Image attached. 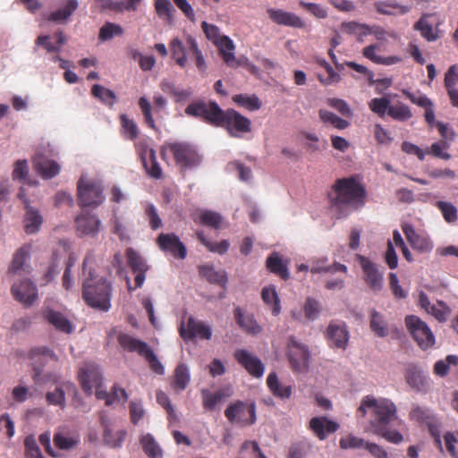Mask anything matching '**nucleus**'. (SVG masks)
<instances>
[{"mask_svg":"<svg viewBox=\"0 0 458 458\" xmlns=\"http://www.w3.org/2000/svg\"><path fill=\"white\" fill-rule=\"evenodd\" d=\"M267 385L270 392L276 397L281 399H289L292 394V386L281 384L276 372H271L268 374L267 378Z\"/></svg>","mask_w":458,"mask_h":458,"instance_id":"nucleus-30","label":"nucleus"},{"mask_svg":"<svg viewBox=\"0 0 458 458\" xmlns=\"http://www.w3.org/2000/svg\"><path fill=\"white\" fill-rule=\"evenodd\" d=\"M227 420L240 427L250 426L256 422V406L253 403L240 400L231 403L225 410Z\"/></svg>","mask_w":458,"mask_h":458,"instance_id":"nucleus-7","label":"nucleus"},{"mask_svg":"<svg viewBox=\"0 0 458 458\" xmlns=\"http://www.w3.org/2000/svg\"><path fill=\"white\" fill-rule=\"evenodd\" d=\"M319 118L324 123H328L336 129L344 130L349 127L350 123L347 120L342 119L333 112L327 110H319Z\"/></svg>","mask_w":458,"mask_h":458,"instance_id":"nucleus-49","label":"nucleus"},{"mask_svg":"<svg viewBox=\"0 0 458 458\" xmlns=\"http://www.w3.org/2000/svg\"><path fill=\"white\" fill-rule=\"evenodd\" d=\"M427 15H423L415 22L413 29L419 30L420 35L428 41H435L437 38V34L434 32L432 25L427 21Z\"/></svg>","mask_w":458,"mask_h":458,"instance_id":"nucleus-54","label":"nucleus"},{"mask_svg":"<svg viewBox=\"0 0 458 458\" xmlns=\"http://www.w3.org/2000/svg\"><path fill=\"white\" fill-rule=\"evenodd\" d=\"M186 44L188 47V54L194 56L199 72L204 74L207 71V64L201 50L199 48L197 40L191 35H186Z\"/></svg>","mask_w":458,"mask_h":458,"instance_id":"nucleus-36","label":"nucleus"},{"mask_svg":"<svg viewBox=\"0 0 458 458\" xmlns=\"http://www.w3.org/2000/svg\"><path fill=\"white\" fill-rule=\"evenodd\" d=\"M410 419L420 424H428L435 421V418L431 411L421 406H415L410 411Z\"/></svg>","mask_w":458,"mask_h":458,"instance_id":"nucleus-53","label":"nucleus"},{"mask_svg":"<svg viewBox=\"0 0 458 458\" xmlns=\"http://www.w3.org/2000/svg\"><path fill=\"white\" fill-rule=\"evenodd\" d=\"M23 222L25 232L28 234H32L39 230L43 223V217L37 209L28 207Z\"/></svg>","mask_w":458,"mask_h":458,"instance_id":"nucleus-34","label":"nucleus"},{"mask_svg":"<svg viewBox=\"0 0 458 458\" xmlns=\"http://www.w3.org/2000/svg\"><path fill=\"white\" fill-rule=\"evenodd\" d=\"M329 346L345 350L349 341V332L344 323L331 322L327 329Z\"/></svg>","mask_w":458,"mask_h":458,"instance_id":"nucleus-19","label":"nucleus"},{"mask_svg":"<svg viewBox=\"0 0 458 458\" xmlns=\"http://www.w3.org/2000/svg\"><path fill=\"white\" fill-rule=\"evenodd\" d=\"M77 8V0H68L63 8H60L55 12L50 13V14L47 17V20L55 22H62L67 20Z\"/></svg>","mask_w":458,"mask_h":458,"instance_id":"nucleus-42","label":"nucleus"},{"mask_svg":"<svg viewBox=\"0 0 458 458\" xmlns=\"http://www.w3.org/2000/svg\"><path fill=\"white\" fill-rule=\"evenodd\" d=\"M127 264L132 272L148 270V267L143 258L132 248L126 250Z\"/></svg>","mask_w":458,"mask_h":458,"instance_id":"nucleus-50","label":"nucleus"},{"mask_svg":"<svg viewBox=\"0 0 458 458\" xmlns=\"http://www.w3.org/2000/svg\"><path fill=\"white\" fill-rule=\"evenodd\" d=\"M94 261L93 251H88L82 262V273H88V277L82 284V298L88 306L101 311H108L111 308L112 285L106 278L96 280L94 269L89 267Z\"/></svg>","mask_w":458,"mask_h":458,"instance_id":"nucleus-2","label":"nucleus"},{"mask_svg":"<svg viewBox=\"0 0 458 458\" xmlns=\"http://www.w3.org/2000/svg\"><path fill=\"white\" fill-rule=\"evenodd\" d=\"M197 239L211 252L223 255L226 253L230 247L227 240H222L219 242H213L207 239L203 231L196 232Z\"/></svg>","mask_w":458,"mask_h":458,"instance_id":"nucleus-41","label":"nucleus"},{"mask_svg":"<svg viewBox=\"0 0 458 458\" xmlns=\"http://www.w3.org/2000/svg\"><path fill=\"white\" fill-rule=\"evenodd\" d=\"M450 365H458V356L447 355L445 360H437L434 365L435 374L445 377L449 372Z\"/></svg>","mask_w":458,"mask_h":458,"instance_id":"nucleus-60","label":"nucleus"},{"mask_svg":"<svg viewBox=\"0 0 458 458\" xmlns=\"http://www.w3.org/2000/svg\"><path fill=\"white\" fill-rule=\"evenodd\" d=\"M267 269L279 276L282 279L287 280L290 276L286 264L282 260L277 252H273L266 262Z\"/></svg>","mask_w":458,"mask_h":458,"instance_id":"nucleus-32","label":"nucleus"},{"mask_svg":"<svg viewBox=\"0 0 458 458\" xmlns=\"http://www.w3.org/2000/svg\"><path fill=\"white\" fill-rule=\"evenodd\" d=\"M234 318L238 326L246 333L257 335L260 333L261 327L259 326L253 316L245 315L240 307L233 310Z\"/></svg>","mask_w":458,"mask_h":458,"instance_id":"nucleus-29","label":"nucleus"},{"mask_svg":"<svg viewBox=\"0 0 458 458\" xmlns=\"http://www.w3.org/2000/svg\"><path fill=\"white\" fill-rule=\"evenodd\" d=\"M405 326L418 345L427 350L435 344V336L427 325L420 318L415 315L405 317Z\"/></svg>","mask_w":458,"mask_h":458,"instance_id":"nucleus-8","label":"nucleus"},{"mask_svg":"<svg viewBox=\"0 0 458 458\" xmlns=\"http://www.w3.org/2000/svg\"><path fill=\"white\" fill-rule=\"evenodd\" d=\"M261 298L266 305L271 307L273 315L277 316L280 314V299L274 285L265 286L261 291Z\"/></svg>","mask_w":458,"mask_h":458,"instance_id":"nucleus-38","label":"nucleus"},{"mask_svg":"<svg viewBox=\"0 0 458 458\" xmlns=\"http://www.w3.org/2000/svg\"><path fill=\"white\" fill-rule=\"evenodd\" d=\"M219 52L223 61L231 68H237L241 65L234 55V44L228 36H223V38L215 45Z\"/></svg>","mask_w":458,"mask_h":458,"instance_id":"nucleus-28","label":"nucleus"},{"mask_svg":"<svg viewBox=\"0 0 458 458\" xmlns=\"http://www.w3.org/2000/svg\"><path fill=\"white\" fill-rule=\"evenodd\" d=\"M310 351L308 346L296 341L289 345L288 359L291 368L295 372H304L310 366Z\"/></svg>","mask_w":458,"mask_h":458,"instance_id":"nucleus-12","label":"nucleus"},{"mask_svg":"<svg viewBox=\"0 0 458 458\" xmlns=\"http://www.w3.org/2000/svg\"><path fill=\"white\" fill-rule=\"evenodd\" d=\"M191 376L185 364H179L174 373L172 386L176 391L184 390L190 383Z\"/></svg>","mask_w":458,"mask_h":458,"instance_id":"nucleus-40","label":"nucleus"},{"mask_svg":"<svg viewBox=\"0 0 458 458\" xmlns=\"http://www.w3.org/2000/svg\"><path fill=\"white\" fill-rule=\"evenodd\" d=\"M144 211L152 230L156 231L163 226L162 219L158 215L157 208L153 204L148 203Z\"/></svg>","mask_w":458,"mask_h":458,"instance_id":"nucleus-63","label":"nucleus"},{"mask_svg":"<svg viewBox=\"0 0 458 458\" xmlns=\"http://www.w3.org/2000/svg\"><path fill=\"white\" fill-rule=\"evenodd\" d=\"M199 275L211 284L225 285L227 276L224 270H216L213 266L204 265L199 267Z\"/></svg>","mask_w":458,"mask_h":458,"instance_id":"nucleus-37","label":"nucleus"},{"mask_svg":"<svg viewBox=\"0 0 458 458\" xmlns=\"http://www.w3.org/2000/svg\"><path fill=\"white\" fill-rule=\"evenodd\" d=\"M369 108L379 117H384L389 111L390 100L388 98H375L369 102Z\"/></svg>","mask_w":458,"mask_h":458,"instance_id":"nucleus-56","label":"nucleus"},{"mask_svg":"<svg viewBox=\"0 0 458 458\" xmlns=\"http://www.w3.org/2000/svg\"><path fill=\"white\" fill-rule=\"evenodd\" d=\"M387 114L394 120L398 122H406L412 117L411 108L403 102H396L390 105Z\"/></svg>","mask_w":458,"mask_h":458,"instance_id":"nucleus-44","label":"nucleus"},{"mask_svg":"<svg viewBox=\"0 0 458 458\" xmlns=\"http://www.w3.org/2000/svg\"><path fill=\"white\" fill-rule=\"evenodd\" d=\"M371 331L378 337H385L388 335V326L384 317L373 310L370 315V322H369Z\"/></svg>","mask_w":458,"mask_h":458,"instance_id":"nucleus-43","label":"nucleus"},{"mask_svg":"<svg viewBox=\"0 0 458 458\" xmlns=\"http://www.w3.org/2000/svg\"><path fill=\"white\" fill-rule=\"evenodd\" d=\"M339 427L337 422L326 416L313 417L309 423V428L319 440L326 439L327 435L337 431Z\"/></svg>","mask_w":458,"mask_h":458,"instance_id":"nucleus-24","label":"nucleus"},{"mask_svg":"<svg viewBox=\"0 0 458 458\" xmlns=\"http://www.w3.org/2000/svg\"><path fill=\"white\" fill-rule=\"evenodd\" d=\"M79 380L82 390L87 394H91L93 388L101 386L102 376L101 373L92 366L81 368L79 371Z\"/></svg>","mask_w":458,"mask_h":458,"instance_id":"nucleus-25","label":"nucleus"},{"mask_svg":"<svg viewBox=\"0 0 458 458\" xmlns=\"http://www.w3.org/2000/svg\"><path fill=\"white\" fill-rule=\"evenodd\" d=\"M202 404L205 410L213 411L216 404L225 397L223 390L211 393L208 389L201 390Z\"/></svg>","mask_w":458,"mask_h":458,"instance_id":"nucleus-48","label":"nucleus"},{"mask_svg":"<svg viewBox=\"0 0 458 458\" xmlns=\"http://www.w3.org/2000/svg\"><path fill=\"white\" fill-rule=\"evenodd\" d=\"M75 225L80 235L94 236L99 232L100 220L96 215L83 211L76 217Z\"/></svg>","mask_w":458,"mask_h":458,"instance_id":"nucleus-23","label":"nucleus"},{"mask_svg":"<svg viewBox=\"0 0 458 458\" xmlns=\"http://www.w3.org/2000/svg\"><path fill=\"white\" fill-rule=\"evenodd\" d=\"M138 104L141 110L144 122L147 124V126L154 131H158L152 115V110H154L155 113L159 112V110L163 109L165 106L166 99L161 95H155L153 97V108L149 101L145 97L140 98Z\"/></svg>","mask_w":458,"mask_h":458,"instance_id":"nucleus-17","label":"nucleus"},{"mask_svg":"<svg viewBox=\"0 0 458 458\" xmlns=\"http://www.w3.org/2000/svg\"><path fill=\"white\" fill-rule=\"evenodd\" d=\"M169 150L178 165L182 168H187L197 163V155L188 145L184 143H169L161 148V157L165 160L166 151Z\"/></svg>","mask_w":458,"mask_h":458,"instance_id":"nucleus-11","label":"nucleus"},{"mask_svg":"<svg viewBox=\"0 0 458 458\" xmlns=\"http://www.w3.org/2000/svg\"><path fill=\"white\" fill-rule=\"evenodd\" d=\"M91 94L94 98L109 106H113L116 101V96L114 91L98 84H95L92 87Z\"/></svg>","mask_w":458,"mask_h":458,"instance_id":"nucleus-47","label":"nucleus"},{"mask_svg":"<svg viewBox=\"0 0 458 458\" xmlns=\"http://www.w3.org/2000/svg\"><path fill=\"white\" fill-rule=\"evenodd\" d=\"M435 206L441 211L444 219L447 223H454L458 219L457 208L447 201H437Z\"/></svg>","mask_w":458,"mask_h":458,"instance_id":"nucleus-55","label":"nucleus"},{"mask_svg":"<svg viewBox=\"0 0 458 458\" xmlns=\"http://www.w3.org/2000/svg\"><path fill=\"white\" fill-rule=\"evenodd\" d=\"M118 343L124 350L131 352H135L139 355L144 357L148 362L150 369L155 373L158 375H163L165 373L163 365L145 342L136 339L127 334H120L118 335Z\"/></svg>","mask_w":458,"mask_h":458,"instance_id":"nucleus-4","label":"nucleus"},{"mask_svg":"<svg viewBox=\"0 0 458 458\" xmlns=\"http://www.w3.org/2000/svg\"><path fill=\"white\" fill-rule=\"evenodd\" d=\"M30 246L23 245L19 248L13 254L12 262L8 267L9 275H21L29 272L30 265Z\"/></svg>","mask_w":458,"mask_h":458,"instance_id":"nucleus-27","label":"nucleus"},{"mask_svg":"<svg viewBox=\"0 0 458 458\" xmlns=\"http://www.w3.org/2000/svg\"><path fill=\"white\" fill-rule=\"evenodd\" d=\"M233 356L250 375L258 378L263 376L265 366L257 356L244 349L235 351Z\"/></svg>","mask_w":458,"mask_h":458,"instance_id":"nucleus-15","label":"nucleus"},{"mask_svg":"<svg viewBox=\"0 0 458 458\" xmlns=\"http://www.w3.org/2000/svg\"><path fill=\"white\" fill-rule=\"evenodd\" d=\"M140 443L148 458L163 457V450L151 434L147 433L142 435Z\"/></svg>","mask_w":458,"mask_h":458,"instance_id":"nucleus-33","label":"nucleus"},{"mask_svg":"<svg viewBox=\"0 0 458 458\" xmlns=\"http://www.w3.org/2000/svg\"><path fill=\"white\" fill-rule=\"evenodd\" d=\"M184 112L190 117L199 119L209 125L216 127L219 116L222 114V108L215 101L197 99L190 103Z\"/></svg>","mask_w":458,"mask_h":458,"instance_id":"nucleus-5","label":"nucleus"},{"mask_svg":"<svg viewBox=\"0 0 458 458\" xmlns=\"http://www.w3.org/2000/svg\"><path fill=\"white\" fill-rule=\"evenodd\" d=\"M458 81L455 67L450 66L445 75V87L453 106L458 107V89L454 88Z\"/></svg>","mask_w":458,"mask_h":458,"instance_id":"nucleus-35","label":"nucleus"},{"mask_svg":"<svg viewBox=\"0 0 458 458\" xmlns=\"http://www.w3.org/2000/svg\"><path fill=\"white\" fill-rule=\"evenodd\" d=\"M120 121L126 137L131 140H135L139 134V129L135 122L128 118L126 114H121Z\"/></svg>","mask_w":458,"mask_h":458,"instance_id":"nucleus-64","label":"nucleus"},{"mask_svg":"<svg viewBox=\"0 0 458 458\" xmlns=\"http://www.w3.org/2000/svg\"><path fill=\"white\" fill-rule=\"evenodd\" d=\"M355 259L361 267L366 285L374 293L380 292L384 285V273L379 270L378 265L360 254H357Z\"/></svg>","mask_w":458,"mask_h":458,"instance_id":"nucleus-10","label":"nucleus"},{"mask_svg":"<svg viewBox=\"0 0 458 458\" xmlns=\"http://www.w3.org/2000/svg\"><path fill=\"white\" fill-rule=\"evenodd\" d=\"M367 408L373 409L374 419L371 420V426L374 431L387 427L396 418V406L388 399L377 400L367 395L362 399L357 412L364 417Z\"/></svg>","mask_w":458,"mask_h":458,"instance_id":"nucleus-3","label":"nucleus"},{"mask_svg":"<svg viewBox=\"0 0 458 458\" xmlns=\"http://www.w3.org/2000/svg\"><path fill=\"white\" fill-rule=\"evenodd\" d=\"M404 379L407 385L417 392L426 391L428 386V378L421 368L414 363L405 367Z\"/></svg>","mask_w":458,"mask_h":458,"instance_id":"nucleus-18","label":"nucleus"},{"mask_svg":"<svg viewBox=\"0 0 458 458\" xmlns=\"http://www.w3.org/2000/svg\"><path fill=\"white\" fill-rule=\"evenodd\" d=\"M34 170L43 178L51 179L60 172V165L41 153H37L32 159Z\"/></svg>","mask_w":458,"mask_h":458,"instance_id":"nucleus-22","label":"nucleus"},{"mask_svg":"<svg viewBox=\"0 0 458 458\" xmlns=\"http://www.w3.org/2000/svg\"><path fill=\"white\" fill-rule=\"evenodd\" d=\"M141 161L148 174L155 179L162 176V169L157 161L156 151L153 148L146 150V154H141Z\"/></svg>","mask_w":458,"mask_h":458,"instance_id":"nucleus-31","label":"nucleus"},{"mask_svg":"<svg viewBox=\"0 0 458 458\" xmlns=\"http://www.w3.org/2000/svg\"><path fill=\"white\" fill-rule=\"evenodd\" d=\"M401 227L413 250L420 253H429L433 250V243L430 239L426 235L418 233L411 224L403 223Z\"/></svg>","mask_w":458,"mask_h":458,"instance_id":"nucleus-16","label":"nucleus"},{"mask_svg":"<svg viewBox=\"0 0 458 458\" xmlns=\"http://www.w3.org/2000/svg\"><path fill=\"white\" fill-rule=\"evenodd\" d=\"M269 18L278 25L289 26L301 29L305 26L304 21L296 14L281 9L270 8L267 10Z\"/></svg>","mask_w":458,"mask_h":458,"instance_id":"nucleus-26","label":"nucleus"},{"mask_svg":"<svg viewBox=\"0 0 458 458\" xmlns=\"http://www.w3.org/2000/svg\"><path fill=\"white\" fill-rule=\"evenodd\" d=\"M78 205L80 207L96 208L105 199L102 186L93 181H84L81 178L77 182Z\"/></svg>","mask_w":458,"mask_h":458,"instance_id":"nucleus-9","label":"nucleus"},{"mask_svg":"<svg viewBox=\"0 0 458 458\" xmlns=\"http://www.w3.org/2000/svg\"><path fill=\"white\" fill-rule=\"evenodd\" d=\"M216 127L225 129L232 137H241L251 131V121L233 108L222 109Z\"/></svg>","mask_w":458,"mask_h":458,"instance_id":"nucleus-6","label":"nucleus"},{"mask_svg":"<svg viewBox=\"0 0 458 458\" xmlns=\"http://www.w3.org/2000/svg\"><path fill=\"white\" fill-rule=\"evenodd\" d=\"M80 442L78 436H69L65 433L59 432L54 436L55 445L62 450H69L77 445Z\"/></svg>","mask_w":458,"mask_h":458,"instance_id":"nucleus-52","label":"nucleus"},{"mask_svg":"<svg viewBox=\"0 0 458 458\" xmlns=\"http://www.w3.org/2000/svg\"><path fill=\"white\" fill-rule=\"evenodd\" d=\"M41 314L43 318L56 330L65 334H71L73 331L72 322L64 313L45 306L41 310Z\"/></svg>","mask_w":458,"mask_h":458,"instance_id":"nucleus-21","label":"nucleus"},{"mask_svg":"<svg viewBox=\"0 0 458 458\" xmlns=\"http://www.w3.org/2000/svg\"><path fill=\"white\" fill-rule=\"evenodd\" d=\"M182 338L185 341L192 340L196 336L208 340L211 338L212 333L210 327L201 321H197L193 318H189L186 328L183 324L179 328Z\"/></svg>","mask_w":458,"mask_h":458,"instance_id":"nucleus-20","label":"nucleus"},{"mask_svg":"<svg viewBox=\"0 0 458 458\" xmlns=\"http://www.w3.org/2000/svg\"><path fill=\"white\" fill-rule=\"evenodd\" d=\"M321 306L318 300L307 297L302 306L304 317L309 321L316 320L320 313Z\"/></svg>","mask_w":458,"mask_h":458,"instance_id":"nucleus-51","label":"nucleus"},{"mask_svg":"<svg viewBox=\"0 0 458 458\" xmlns=\"http://www.w3.org/2000/svg\"><path fill=\"white\" fill-rule=\"evenodd\" d=\"M427 313L432 315L439 322H445L450 315L451 310L443 301H437V304H434Z\"/></svg>","mask_w":458,"mask_h":458,"instance_id":"nucleus-61","label":"nucleus"},{"mask_svg":"<svg viewBox=\"0 0 458 458\" xmlns=\"http://www.w3.org/2000/svg\"><path fill=\"white\" fill-rule=\"evenodd\" d=\"M123 33V28L113 22H106L99 30L98 38L100 40L106 41L114 36H121Z\"/></svg>","mask_w":458,"mask_h":458,"instance_id":"nucleus-58","label":"nucleus"},{"mask_svg":"<svg viewBox=\"0 0 458 458\" xmlns=\"http://www.w3.org/2000/svg\"><path fill=\"white\" fill-rule=\"evenodd\" d=\"M233 101L239 106L244 107L249 111L260 109L261 102L256 95L237 94L233 97Z\"/></svg>","mask_w":458,"mask_h":458,"instance_id":"nucleus-46","label":"nucleus"},{"mask_svg":"<svg viewBox=\"0 0 458 458\" xmlns=\"http://www.w3.org/2000/svg\"><path fill=\"white\" fill-rule=\"evenodd\" d=\"M449 143L446 140H440L434 142L427 150L426 154L432 155L435 157H438L444 160H449L451 155L445 150L449 148Z\"/></svg>","mask_w":458,"mask_h":458,"instance_id":"nucleus-57","label":"nucleus"},{"mask_svg":"<svg viewBox=\"0 0 458 458\" xmlns=\"http://www.w3.org/2000/svg\"><path fill=\"white\" fill-rule=\"evenodd\" d=\"M157 244L162 251L169 252L175 259H184L187 256L185 245L175 233H160Z\"/></svg>","mask_w":458,"mask_h":458,"instance_id":"nucleus-13","label":"nucleus"},{"mask_svg":"<svg viewBox=\"0 0 458 458\" xmlns=\"http://www.w3.org/2000/svg\"><path fill=\"white\" fill-rule=\"evenodd\" d=\"M61 257L57 250H53L51 257V263L49 264L45 275L44 278L46 283H49L54 280V278L59 274V261Z\"/></svg>","mask_w":458,"mask_h":458,"instance_id":"nucleus-62","label":"nucleus"},{"mask_svg":"<svg viewBox=\"0 0 458 458\" xmlns=\"http://www.w3.org/2000/svg\"><path fill=\"white\" fill-rule=\"evenodd\" d=\"M376 8L379 13L387 15H402L411 10L410 6L402 5L390 1L377 3Z\"/></svg>","mask_w":458,"mask_h":458,"instance_id":"nucleus-45","label":"nucleus"},{"mask_svg":"<svg viewBox=\"0 0 458 458\" xmlns=\"http://www.w3.org/2000/svg\"><path fill=\"white\" fill-rule=\"evenodd\" d=\"M172 57L175 60V63L182 68H184L187 64V44L183 43L181 39L175 38L170 43Z\"/></svg>","mask_w":458,"mask_h":458,"instance_id":"nucleus-39","label":"nucleus"},{"mask_svg":"<svg viewBox=\"0 0 458 458\" xmlns=\"http://www.w3.org/2000/svg\"><path fill=\"white\" fill-rule=\"evenodd\" d=\"M199 222L204 225L218 229L222 223V216L216 212L205 210L199 215Z\"/></svg>","mask_w":458,"mask_h":458,"instance_id":"nucleus-59","label":"nucleus"},{"mask_svg":"<svg viewBox=\"0 0 458 458\" xmlns=\"http://www.w3.org/2000/svg\"><path fill=\"white\" fill-rule=\"evenodd\" d=\"M11 292L13 298L26 307L32 305L38 299L37 286L29 279L14 283Z\"/></svg>","mask_w":458,"mask_h":458,"instance_id":"nucleus-14","label":"nucleus"},{"mask_svg":"<svg viewBox=\"0 0 458 458\" xmlns=\"http://www.w3.org/2000/svg\"><path fill=\"white\" fill-rule=\"evenodd\" d=\"M366 196L365 187L355 175L336 179L327 192L330 208L341 215L347 208L364 206Z\"/></svg>","mask_w":458,"mask_h":458,"instance_id":"nucleus-1","label":"nucleus"}]
</instances>
